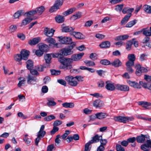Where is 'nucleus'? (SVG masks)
<instances>
[{
    "mask_svg": "<svg viewBox=\"0 0 151 151\" xmlns=\"http://www.w3.org/2000/svg\"><path fill=\"white\" fill-rule=\"evenodd\" d=\"M65 79L68 83L71 86H76L78 84V81L75 77L71 76H67L65 77Z\"/></svg>",
    "mask_w": 151,
    "mask_h": 151,
    "instance_id": "obj_1",
    "label": "nucleus"
},
{
    "mask_svg": "<svg viewBox=\"0 0 151 151\" xmlns=\"http://www.w3.org/2000/svg\"><path fill=\"white\" fill-rule=\"evenodd\" d=\"M75 45V44L73 43L72 45L69 46L67 47L62 49L61 50V54L65 56L72 54L73 53V51L72 50Z\"/></svg>",
    "mask_w": 151,
    "mask_h": 151,
    "instance_id": "obj_2",
    "label": "nucleus"
},
{
    "mask_svg": "<svg viewBox=\"0 0 151 151\" xmlns=\"http://www.w3.org/2000/svg\"><path fill=\"white\" fill-rule=\"evenodd\" d=\"M65 0H57L53 6L51 7L49 10V12H52L56 11L61 6Z\"/></svg>",
    "mask_w": 151,
    "mask_h": 151,
    "instance_id": "obj_3",
    "label": "nucleus"
},
{
    "mask_svg": "<svg viewBox=\"0 0 151 151\" xmlns=\"http://www.w3.org/2000/svg\"><path fill=\"white\" fill-rule=\"evenodd\" d=\"M128 60L126 62V70L129 73H132V54L128 55Z\"/></svg>",
    "mask_w": 151,
    "mask_h": 151,
    "instance_id": "obj_4",
    "label": "nucleus"
},
{
    "mask_svg": "<svg viewBox=\"0 0 151 151\" xmlns=\"http://www.w3.org/2000/svg\"><path fill=\"white\" fill-rule=\"evenodd\" d=\"M57 38L58 39L59 41L63 44H70L72 43L71 38L69 37L60 36L58 37Z\"/></svg>",
    "mask_w": 151,
    "mask_h": 151,
    "instance_id": "obj_5",
    "label": "nucleus"
},
{
    "mask_svg": "<svg viewBox=\"0 0 151 151\" xmlns=\"http://www.w3.org/2000/svg\"><path fill=\"white\" fill-rule=\"evenodd\" d=\"M150 137L148 134L144 135L141 134L139 136L136 137V139L138 142L140 143L145 142L146 141V139H149Z\"/></svg>",
    "mask_w": 151,
    "mask_h": 151,
    "instance_id": "obj_6",
    "label": "nucleus"
},
{
    "mask_svg": "<svg viewBox=\"0 0 151 151\" xmlns=\"http://www.w3.org/2000/svg\"><path fill=\"white\" fill-rule=\"evenodd\" d=\"M55 30L52 29L48 27L45 28L44 30V34L48 37H52L54 34Z\"/></svg>",
    "mask_w": 151,
    "mask_h": 151,
    "instance_id": "obj_7",
    "label": "nucleus"
},
{
    "mask_svg": "<svg viewBox=\"0 0 151 151\" xmlns=\"http://www.w3.org/2000/svg\"><path fill=\"white\" fill-rule=\"evenodd\" d=\"M84 55L83 53H81L77 54H74L72 55L70 59L72 61H77L81 59Z\"/></svg>",
    "mask_w": 151,
    "mask_h": 151,
    "instance_id": "obj_8",
    "label": "nucleus"
},
{
    "mask_svg": "<svg viewBox=\"0 0 151 151\" xmlns=\"http://www.w3.org/2000/svg\"><path fill=\"white\" fill-rule=\"evenodd\" d=\"M52 37H48L45 40V41L49 43V45H53L55 47H58V43H56L55 40Z\"/></svg>",
    "mask_w": 151,
    "mask_h": 151,
    "instance_id": "obj_9",
    "label": "nucleus"
},
{
    "mask_svg": "<svg viewBox=\"0 0 151 151\" xmlns=\"http://www.w3.org/2000/svg\"><path fill=\"white\" fill-rule=\"evenodd\" d=\"M114 119L116 121L126 123L128 120L129 118L127 117L117 116H114Z\"/></svg>",
    "mask_w": 151,
    "mask_h": 151,
    "instance_id": "obj_10",
    "label": "nucleus"
},
{
    "mask_svg": "<svg viewBox=\"0 0 151 151\" xmlns=\"http://www.w3.org/2000/svg\"><path fill=\"white\" fill-rule=\"evenodd\" d=\"M149 148H151V140L147 139L146 143L141 145L140 148L142 150H145Z\"/></svg>",
    "mask_w": 151,
    "mask_h": 151,
    "instance_id": "obj_11",
    "label": "nucleus"
},
{
    "mask_svg": "<svg viewBox=\"0 0 151 151\" xmlns=\"http://www.w3.org/2000/svg\"><path fill=\"white\" fill-rule=\"evenodd\" d=\"M29 52L24 49L22 50L20 52V54L22 57V59L26 60L28 58V57L29 55Z\"/></svg>",
    "mask_w": 151,
    "mask_h": 151,
    "instance_id": "obj_12",
    "label": "nucleus"
},
{
    "mask_svg": "<svg viewBox=\"0 0 151 151\" xmlns=\"http://www.w3.org/2000/svg\"><path fill=\"white\" fill-rule=\"evenodd\" d=\"M37 79L36 77L29 75L27 76V82L28 84H34L36 83Z\"/></svg>",
    "mask_w": 151,
    "mask_h": 151,
    "instance_id": "obj_13",
    "label": "nucleus"
},
{
    "mask_svg": "<svg viewBox=\"0 0 151 151\" xmlns=\"http://www.w3.org/2000/svg\"><path fill=\"white\" fill-rule=\"evenodd\" d=\"M102 138V136H99L98 134H96L92 137V139L89 142L91 143H95L98 142L99 141L100 139Z\"/></svg>",
    "mask_w": 151,
    "mask_h": 151,
    "instance_id": "obj_14",
    "label": "nucleus"
},
{
    "mask_svg": "<svg viewBox=\"0 0 151 151\" xmlns=\"http://www.w3.org/2000/svg\"><path fill=\"white\" fill-rule=\"evenodd\" d=\"M106 85L105 87L108 90L112 91L115 90V87L114 86V83H112L109 81L106 82Z\"/></svg>",
    "mask_w": 151,
    "mask_h": 151,
    "instance_id": "obj_15",
    "label": "nucleus"
},
{
    "mask_svg": "<svg viewBox=\"0 0 151 151\" xmlns=\"http://www.w3.org/2000/svg\"><path fill=\"white\" fill-rule=\"evenodd\" d=\"M111 65L115 67H119L122 66V63L119 59H117L111 63Z\"/></svg>",
    "mask_w": 151,
    "mask_h": 151,
    "instance_id": "obj_16",
    "label": "nucleus"
},
{
    "mask_svg": "<svg viewBox=\"0 0 151 151\" xmlns=\"http://www.w3.org/2000/svg\"><path fill=\"white\" fill-rule=\"evenodd\" d=\"M47 104L48 106H55L56 103L54 101V99L52 97H48L47 98Z\"/></svg>",
    "mask_w": 151,
    "mask_h": 151,
    "instance_id": "obj_17",
    "label": "nucleus"
},
{
    "mask_svg": "<svg viewBox=\"0 0 151 151\" xmlns=\"http://www.w3.org/2000/svg\"><path fill=\"white\" fill-rule=\"evenodd\" d=\"M122 12L124 14H127L126 16L131 17L132 12V8H130L128 7H124L122 10Z\"/></svg>",
    "mask_w": 151,
    "mask_h": 151,
    "instance_id": "obj_18",
    "label": "nucleus"
},
{
    "mask_svg": "<svg viewBox=\"0 0 151 151\" xmlns=\"http://www.w3.org/2000/svg\"><path fill=\"white\" fill-rule=\"evenodd\" d=\"M110 45V43L109 41H106L101 43L99 46L101 48H107L109 47Z\"/></svg>",
    "mask_w": 151,
    "mask_h": 151,
    "instance_id": "obj_19",
    "label": "nucleus"
},
{
    "mask_svg": "<svg viewBox=\"0 0 151 151\" xmlns=\"http://www.w3.org/2000/svg\"><path fill=\"white\" fill-rule=\"evenodd\" d=\"M40 39L39 37L34 38L32 40H30L28 41V43L31 45H34L38 43L40 41Z\"/></svg>",
    "mask_w": 151,
    "mask_h": 151,
    "instance_id": "obj_20",
    "label": "nucleus"
},
{
    "mask_svg": "<svg viewBox=\"0 0 151 151\" xmlns=\"http://www.w3.org/2000/svg\"><path fill=\"white\" fill-rule=\"evenodd\" d=\"M104 105L103 102L100 99L95 100L93 103V106L96 108L100 107Z\"/></svg>",
    "mask_w": 151,
    "mask_h": 151,
    "instance_id": "obj_21",
    "label": "nucleus"
},
{
    "mask_svg": "<svg viewBox=\"0 0 151 151\" xmlns=\"http://www.w3.org/2000/svg\"><path fill=\"white\" fill-rule=\"evenodd\" d=\"M136 70V74L138 76H140L142 73V71L141 69V66L140 64H138L134 66Z\"/></svg>",
    "mask_w": 151,
    "mask_h": 151,
    "instance_id": "obj_22",
    "label": "nucleus"
},
{
    "mask_svg": "<svg viewBox=\"0 0 151 151\" xmlns=\"http://www.w3.org/2000/svg\"><path fill=\"white\" fill-rule=\"evenodd\" d=\"M95 116L96 118L101 119L106 117L107 116V115L105 113L99 112L96 114Z\"/></svg>",
    "mask_w": 151,
    "mask_h": 151,
    "instance_id": "obj_23",
    "label": "nucleus"
},
{
    "mask_svg": "<svg viewBox=\"0 0 151 151\" xmlns=\"http://www.w3.org/2000/svg\"><path fill=\"white\" fill-rule=\"evenodd\" d=\"M45 9V8L43 6H41L40 7H38L36 9V14L38 15H40L44 12Z\"/></svg>",
    "mask_w": 151,
    "mask_h": 151,
    "instance_id": "obj_24",
    "label": "nucleus"
},
{
    "mask_svg": "<svg viewBox=\"0 0 151 151\" xmlns=\"http://www.w3.org/2000/svg\"><path fill=\"white\" fill-rule=\"evenodd\" d=\"M44 59L47 65H49L51 63L50 60L51 59V56L50 54H46L44 55Z\"/></svg>",
    "mask_w": 151,
    "mask_h": 151,
    "instance_id": "obj_25",
    "label": "nucleus"
},
{
    "mask_svg": "<svg viewBox=\"0 0 151 151\" xmlns=\"http://www.w3.org/2000/svg\"><path fill=\"white\" fill-rule=\"evenodd\" d=\"M24 13V12L23 10H21L17 11L13 15L14 18L15 19L18 18Z\"/></svg>",
    "mask_w": 151,
    "mask_h": 151,
    "instance_id": "obj_26",
    "label": "nucleus"
},
{
    "mask_svg": "<svg viewBox=\"0 0 151 151\" xmlns=\"http://www.w3.org/2000/svg\"><path fill=\"white\" fill-rule=\"evenodd\" d=\"M142 29V32L143 34L146 36H151V32L147 28H143Z\"/></svg>",
    "mask_w": 151,
    "mask_h": 151,
    "instance_id": "obj_27",
    "label": "nucleus"
},
{
    "mask_svg": "<svg viewBox=\"0 0 151 151\" xmlns=\"http://www.w3.org/2000/svg\"><path fill=\"white\" fill-rule=\"evenodd\" d=\"M56 21L58 23L63 22L65 20L64 17L61 15H59L55 17Z\"/></svg>",
    "mask_w": 151,
    "mask_h": 151,
    "instance_id": "obj_28",
    "label": "nucleus"
},
{
    "mask_svg": "<svg viewBox=\"0 0 151 151\" xmlns=\"http://www.w3.org/2000/svg\"><path fill=\"white\" fill-rule=\"evenodd\" d=\"M63 106L65 108H72L74 107V104L72 102H65L62 104Z\"/></svg>",
    "mask_w": 151,
    "mask_h": 151,
    "instance_id": "obj_29",
    "label": "nucleus"
},
{
    "mask_svg": "<svg viewBox=\"0 0 151 151\" xmlns=\"http://www.w3.org/2000/svg\"><path fill=\"white\" fill-rule=\"evenodd\" d=\"M71 63V60L70 58H67L63 65L67 66L68 68H71L72 66L70 64V63Z\"/></svg>",
    "mask_w": 151,
    "mask_h": 151,
    "instance_id": "obj_30",
    "label": "nucleus"
},
{
    "mask_svg": "<svg viewBox=\"0 0 151 151\" xmlns=\"http://www.w3.org/2000/svg\"><path fill=\"white\" fill-rule=\"evenodd\" d=\"M18 79L20 80L17 84V86L18 87H20L25 83L26 80L24 78L20 77L18 78Z\"/></svg>",
    "mask_w": 151,
    "mask_h": 151,
    "instance_id": "obj_31",
    "label": "nucleus"
},
{
    "mask_svg": "<svg viewBox=\"0 0 151 151\" xmlns=\"http://www.w3.org/2000/svg\"><path fill=\"white\" fill-rule=\"evenodd\" d=\"M73 36L76 38L81 39L83 38V35L81 33L78 32H73Z\"/></svg>",
    "mask_w": 151,
    "mask_h": 151,
    "instance_id": "obj_32",
    "label": "nucleus"
},
{
    "mask_svg": "<svg viewBox=\"0 0 151 151\" xmlns=\"http://www.w3.org/2000/svg\"><path fill=\"white\" fill-rule=\"evenodd\" d=\"M81 13L78 12L72 16L71 17V19L72 20H74L81 18Z\"/></svg>",
    "mask_w": 151,
    "mask_h": 151,
    "instance_id": "obj_33",
    "label": "nucleus"
},
{
    "mask_svg": "<svg viewBox=\"0 0 151 151\" xmlns=\"http://www.w3.org/2000/svg\"><path fill=\"white\" fill-rule=\"evenodd\" d=\"M26 63L27 67L28 69L30 70L33 68V62L32 60H28L27 61Z\"/></svg>",
    "mask_w": 151,
    "mask_h": 151,
    "instance_id": "obj_34",
    "label": "nucleus"
},
{
    "mask_svg": "<svg viewBox=\"0 0 151 151\" xmlns=\"http://www.w3.org/2000/svg\"><path fill=\"white\" fill-rule=\"evenodd\" d=\"M74 30L71 27L66 26L63 27L62 29L63 32H68L72 31Z\"/></svg>",
    "mask_w": 151,
    "mask_h": 151,
    "instance_id": "obj_35",
    "label": "nucleus"
},
{
    "mask_svg": "<svg viewBox=\"0 0 151 151\" xmlns=\"http://www.w3.org/2000/svg\"><path fill=\"white\" fill-rule=\"evenodd\" d=\"M76 10V8H70L68 10L64 12L63 13V15L65 16H66L68 15L71 14L72 13H73V12L75 11Z\"/></svg>",
    "mask_w": 151,
    "mask_h": 151,
    "instance_id": "obj_36",
    "label": "nucleus"
},
{
    "mask_svg": "<svg viewBox=\"0 0 151 151\" xmlns=\"http://www.w3.org/2000/svg\"><path fill=\"white\" fill-rule=\"evenodd\" d=\"M130 17L129 16H125L121 22V25H124L128 22Z\"/></svg>",
    "mask_w": 151,
    "mask_h": 151,
    "instance_id": "obj_37",
    "label": "nucleus"
},
{
    "mask_svg": "<svg viewBox=\"0 0 151 151\" xmlns=\"http://www.w3.org/2000/svg\"><path fill=\"white\" fill-rule=\"evenodd\" d=\"M144 10L148 14H151V6L145 5L144 6Z\"/></svg>",
    "mask_w": 151,
    "mask_h": 151,
    "instance_id": "obj_38",
    "label": "nucleus"
},
{
    "mask_svg": "<svg viewBox=\"0 0 151 151\" xmlns=\"http://www.w3.org/2000/svg\"><path fill=\"white\" fill-rule=\"evenodd\" d=\"M33 19L32 18L29 17L25 18L23 20L22 25H26L30 22Z\"/></svg>",
    "mask_w": 151,
    "mask_h": 151,
    "instance_id": "obj_39",
    "label": "nucleus"
},
{
    "mask_svg": "<svg viewBox=\"0 0 151 151\" xmlns=\"http://www.w3.org/2000/svg\"><path fill=\"white\" fill-rule=\"evenodd\" d=\"M14 59L15 61L17 62H20L22 59V57L21 54H18L14 55Z\"/></svg>",
    "mask_w": 151,
    "mask_h": 151,
    "instance_id": "obj_40",
    "label": "nucleus"
},
{
    "mask_svg": "<svg viewBox=\"0 0 151 151\" xmlns=\"http://www.w3.org/2000/svg\"><path fill=\"white\" fill-rule=\"evenodd\" d=\"M49 65H47L46 64H44L43 65H40V66H39L37 68V69L38 71H43L44 68L49 67Z\"/></svg>",
    "mask_w": 151,
    "mask_h": 151,
    "instance_id": "obj_41",
    "label": "nucleus"
},
{
    "mask_svg": "<svg viewBox=\"0 0 151 151\" xmlns=\"http://www.w3.org/2000/svg\"><path fill=\"white\" fill-rule=\"evenodd\" d=\"M56 117L52 115H50L44 118V120L46 121H49L55 119Z\"/></svg>",
    "mask_w": 151,
    "mask_h": 151,
    "instance_id": "obj_42",
    "label": "nucleus"
},
{
    "mask_svg": "<svg viewBox=\"0 0 151 151\" xmlns=\"http://www.w3.org/2000/svg\"><path fill=\"white\" fill-rule=\"evenodd\" d=\"M84 63L87 66H92L95 65V63L92 61L86 60L84 61Z\"/></svg>",
    "mask_w": 151,
    "mask_h": 151,
    "instance_id": "obj_43",
    "label": "nucleus"
},
{
    "mask_svg": "<svg viewBox=\"0 0 151 151\" xmlns=\"http://www.w3.org/2000/svg\"><path fill=\"white\" fill-rule=\"evenodd\" d=\"M149 102L145 101H139L138 102L139 105L142 106L146 108H148V105L149 104Z\"/></svg>",
    "mask_w": 151,
    "mask_h": 151,
    "instance_id": "obj_44",
    "label": "nucleus"
},
{
    "mask_svg": "<svg viewBox=\"0 0 151 151\" xmlns=\"http://www.w3.org/2000/svg\"><path fill=\"white\" fill-rule=\"evenodd\" d=\"M100 63L104 65H111L110 61L107 59H103L100 61Z\"/></svg>",
    "mask_w": 151,
    "mask_h": 151,
    "instance_id": "obj_45",
    "label": "nucleus"
},
{
    "mask_svg": "<svg viewBox=\"0 0 151 151\" xmlns=\"http://www.w3.org/2000/svg\"><path fill=\"white\" fill-rule=\"evenodd\" d=\"M132 45V41L129 40L126 43V47L127 50H129L131 49Z\"/></svg>",
    "mask_w": 151,
    "mask_h": 151,
    "instance_id": "obj_46",
    "label": "nucleus"
},
{
    "mask_svg": "<svg viewBox=\"0 0 151 151\" xmlns=\"http://www.w3.org/2000/svg\"><path fill=\"white\" fill-rule=\"evenodd\" d=\"M124 5L123 4H121L117 5L115 9L117 12H120L122 9Z\"/></svg>",
    "mask_w": 151,
    "mask_h": 151,
    "instance_id": "obj_47",
    "label": "nucleus"
},
{
    "mask_svg": "<svg viewBox=\"0 0 151 151\" xmlns=\"http://www.w3.org/2000/svg\"><path fill=\"white\" fill-rule=\"evenodd\" d=\"M91 144L89 141L85 145L84 151H90L91 149V147L90 146Z\"/></svg>",
    "mask_w": 151,
    "mask_h": 151,
    "instance_id": "obj_48",
    "label": "nucleus"
},
{
    "mask_svg": "<svg viewBox=\"0 0 151 151\" xmlns=\"http://www.w3.org/2000/svg\"><path fill=\"white\" fill-rule=\"evenodd\" d=\"M48 46L47 45L44 44L40 46L39 47V49L42 51H43V52H46Z\"/></svg>",
    "mask_w": 151,
    "mask_h": 151,
    "instance_id": "obj_49",
    "label": "nucleus"
},
{
    "mask_svg": "<svg viewBox=\"0 0 151 151\" xmlns=\"http://www.w3.org/2000/svg\"><path fill=\"white\" fill-rule=\"evenodd\" d=\"M51 74L52 75H58L60 73V71L58 70H50Z\"/></svg>",
    "mask_w": 151,
    "mask_h": 151,
    "instance_id": "obj_50",
    "label": "nucleus"
},
{
    "mask_svg": "<svg viewBox=\"0 0 151 151\" xmlns=\"http://www.w3.org/2000/svg\"><path fill=\"white\" fill-rule=\"evenodd\" d=\"M46 132L45 131H39L38 132L37 136L40 137L41 138L43 137L45 134Z\"/></svg>",
    "mask_w": 151,
    "mask_h": 151,
    "instance_id": "obj_51",
    "label": "nucleus"
},
{
    "mask_svg": "<svg viewBox=\"0 0 151 151\" xmlns=\"http://www.w3.org/2000/svg\"><path fill=\"white\" fill-rule=\"evenodd\" d=\"M116 149L117 151H125L124 149L120 145H116Z\"/></svg>",
    "mask_w": 151,
    "mask_h": 151,
    "instance_id": "obj_52",
    "label": "nucleus"
},
{
    "mask_svg": "<svg viewBox=\"0 0 151 151\" xmlns=\"http://www.w3.org/2000/svg\"><path fill=\"white\" fill-rule=\"evenodd\" d=\"M139 83L144 88L147 89L149 83H146L143 81H140L139 82Z\"/></svg>",
    "mask_w": 151,
    "mask_h": 151,
    "instance_id": "obj_53",
    "label": "nucleus"
},
{
    "mask_svg": "<svg viewBox=\"0 0 151 151\" xmlns=\"http://www.w3.org/2000/svg\"><path fill=\"white\" fill-rule=\"evenodd\" d=\"M25 14H27V16H28L29 15L33 16L37 14L36 11L35 10H31L30 11L27 12L25 13Z\"/></svg>",
    "mask_w": 151,
    "mask_h": 151,
    "instance_id": "obj_54",
    "label": "nucleus"
},
{
    "mask_svg": "<svg viewBox=\"0 0 151 151\" xmlns=\"http://www.w3.org/2000/svg\"><path fill=\"white\" fill-rule=\"evenodd\" d=\"M57 82L60 84L64 86H66L67 85V83L63 79H58L57 80Z\"/></svg>",
    "mask_w": 151,
    "mask_h": 151,
    "instance_id": "obj_55",
    "label": "nucleus"
},
{
    "mask_svg": "<svg viewBox=\"0 0 151 151\" xmlns=\"http://www.w3.org/2000/svg\"><path fill=\"white\" fill-rule=\"evenodd\" d=\"M17 27L16 25H12L9 28V31L11 32H15L17 29Z\"/></svg>",
    "mask_w": 151,
    "mask_h": 151,
    "instance_id": "obj_56",
    "label": "nucleus"
},
{
    "mask_svg": "<svg viewBox=\"0 0 151 151\" xmlns=\"http://www.w3.org/2000/svg\"><path fill=\"white\" fill-rule=\"evenodd\" d=\"M35 54L38 56H41L43 54V51H42L40 49L39 50H37L35 51Z\"/></svg>",
    "mask_w": 151,
    "mask_h": 151,
    "instance_id": "obj_57",
    "label": "nucleus"
},
{
    "mask_svg": "<svg viewBox=\"0 0 151 151\" xmlns=\"http://www.w3.org/2000/svg\"><path fill=\"white\" fill-rule=\"evenodd\" d=\"M89 57L91 60H94L97 58V56L95 53H91V54Z\"/></svg>",
    "mask_w": 151,
    "mask_h": 151,
    "instance_id": "obj_58",
    "label": "nucleus"
},
{
    "mask_svg": "<svg viewBox=\"0 0 151 151\" xmlns=\"http://www.w3.org/2000/svg\"><path fill=\"white\" fill-rule=\"evenodd\" d=\"M23 140L26 144H29L31 143L32 139L31 138L25 137H24Z\"/></svg>",
    "mask_w": 151,
    "mask_h": 151,
    "instance_id": "obj_59",
    "label": "nucleus"
},
{
    "mask_svg": "<svg viewBox=\"0 0 151 151\" xmlns=\"http://www.w3.org/2000/svg\"><path fill=\"white\" fill-rule=\"evenodd\" d=\"M59 128L58 127H56L54 126L53 127V129L50 132V134H54L56 132L59 130Z\"/></svg>",
    "mask_w": 151,
    "mask_h": 151,
    "instance_id": "obj_60",
    "label": "nucleus"
},
{
    "mask_svg": "<svg viewBox=\"0 0 151 151\" xmlns=\"http://www.w3.org/2000/svg\"><path fill=\"white\" fill-rule=\"evenodd\" d=\"M17 115L19 117L22 118L23 119H26L27 117V116L24 115L21 112H19L17 114Z\"/></svg>",
    "mask_w": 151,
    "mask_h": 151,
    "instance_id": "obj_61",
    "label": "nucleus"
},
{
    "mask_svg": "<svg viewBox=\"0 0 151 151\" xmlns=\"http://www.w3.org/2000/svg\"><path fill=\"white\" fill-rule=\"evenodd\" d=\"M144 79L147 82L151 81V76L145 74L144 76Z\"/></svg>",
    "mask_w": 151,
    "mask_h": 151,
    "instance_id": "obj_62",
    "label": "nucleus"
},
{
    "mask_svg": "<svg viewBox=\"0 0 151 151\" xmlns=\"http://www.w3.org/2000/svg\"><path fill=\"white\" fill-rule=\"evenodd\" d=\"M99 141L101 143V145H101L104 146L107 143V141L106 139H103L102 138L101 139H100Z\"/></svg>",
    "mask_w": 151,
    "mask_h": 151,
    "instance_id": "obj_63",
    "label": "nucleus"
},
{
    "mask_svg": "<svg viewBox=\"0 0 151 151\" xmlns=\"http://www.w3.org/2000/svg\"><path fill=\"white\" fill-rule=\"evenodd\" d=\"M93 23V21L92 20H89L87 21L85 24L84 26L86 27H90Z\"/></svg>",
    "mask_w": 151,
    "mask_h": 151,
    "instance_id": "obj_64",
    "label": "nucleus"
}]
</instances>
